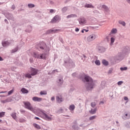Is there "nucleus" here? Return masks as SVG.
I'll list each match as a JSON object with an SVG mask.
<instances>
[{"label": "nucleus", "instance_id": "obj_1", "mask_svg": "<svg viewBox=\"0 0 130 130\" xmlns=\"http://www.w3.org/2000/svg\"><path fill=\"white\" fill-rule=\"evenodd\" d=\"M37 111L41 114V117H42V118H43L46 120H51L52 119V118L51 117L52 115L47 114L44 112V111L38 109Z\"/></svg>", "mask_w": 130, "mask_h": 130}, {"label": "nucleus", "instance_id": "obj_2", "mask_svg": "<svg viewBox=\"0 0 130 130\" xmlns=\"http://www.w3.org/2000/svg\"><path fill=\"white\" fill-rule=\"evenodd\" d=\"M85 80L86 82H89L87 90H91V89H93V87L94 86V83L93 82V80L92 78H91L89 76H86L85 77Z\"/></svg>", "mask_w": 130, "mask_h": 130}, {"label": "nucleus", "instance_id": "obj_3", "mask_svg": "<svg viewBox=\"0 0 130 130\" xmlns=\"http://www.w3.org/2000/svg\"><path fill=\"white\" fill-rule=\"evenodd\" d=\"M23 104L24 105V107L26 109H28V110H30V111H32V112H34V113H35V108H34V107L31 105V103L29 102H23Z\"/></svg>", "mask_w": 130, "mask_h": 130}, {"label": "nucleus", "instance_id": "obj_4", "mask_svg": "<svg viewBox=\"0 0 130 130\" xmlns=\"http://www.w3.org/2000/svg\"><path fill=\"white\" fill-rule=\"evenodd\" d=\"M32 56L35 57V58H40V59H45V58H46V54H42L40 55L38 53L35 52L33 53Z\"/></svg>", "mask_w": 130, "mask_h": 130}, {"label": "nucleus", "instance_id": "obj_5", "mask_svg": "<svg viewBox=\"0 0 130 130\" xmlns=\"http://www.w3.org/2000/svg\"><path fill=\"white\" fill-rule=\"evenodd\" d=\"M60 21V17L58 15H55L53 18L51 20V23L52 24H54L55 23H57Z\"/></svg>", "mask_w": 130, "mask_h": 130}, {"label": "nucleus", "instance_id": "obj_6", "mask_svg": "<svg viewBox=\"0 0 130 130\" xmlns=\"http://www.w3.org/2000/svg\"><path fill=\"white\" fill-rule=\"evenodd\" d=\"M38 69H36L35 68H30V73L31 75L32 76H35L36 75H37L38 73Z\"/></svg>", "mask_w": 130, "mask_h": 130}, {"label": "nucleus", "instance_id": "obj_7", "mask_svg": "<svg viewBox=\"0 0 130 130\" xmlns=\"http://www.w3.org/2000/svg\"><path fill=\"white\" fill-rule=\"evenodd\" d=\"M95 39H96V36L95 35H90L87 37V40L88 42H90V41H93Z\"/></svg>", "mask_w": 130, "mask_h": 130}, {"label": "nucleus", "instance_id": "obj_8", "mask_svg": "<svg viewBox=\"0 0 130 130\" xmlns=\"http://www.w3.org/2000/svg\"><path fill=\"white\" fill-rule=\"evenodd\" d=\"M60 31V29H49L46 31V34H53V33H57Z\"/></svg>", "mask_w": 130, "mask_h": 130}, {"label": "nucleus", "instance_id": "obj_9", "mask_svg": "<svg viewBox=\"0 0 130 130\" xmlns=\"http://www.w3.org/2000/svg\"><path fill=\"white\" fill-rule=\"evenodd\" d=\"M78 21L79 22V24L80 25H84L87 23V21L85 19V18H81L78 19Z\"/></svg>", "mask_w": 130, "mask_h": 130}, {"label": "nucleus", "instance_id": "obj_10", "mask_svg": "<svg viewBox=\"0 0 130 130\" xmlns=\"http://www.w3.org/2000/svg\"><path fill=\"white\" fill-rule=\"evenodd\" d=\"M33 101L37 102H40V101H42V98H39L37 96H34L32 99Z\"/></svg>", "mask_w": 130, "mask_h": 130}, {"label": "nucleus", "instance_id": "obj_11", "mask_svg": "<svg viewBox=\"0 0 130 130\" xmlns=\"http://www.w3.org/2000/svg\"><path fill=\"white\" fill-rule=\"evenodd\" d=\"M56 101L58 102V103H61V102L63 101V99H62L61 95L56 96Z\"/></svg>", "mask_w": 130, "mask_h": 130}, {"label": "nucleus", "instance_id": "obj_12", "mask_svg": "<svg viewBox=\"0 0 130 130\" xmlns=\"http://www.w3.org/2000/svg\"><path fill=\"white\" fill-rule=\"evenodd\" d=\"M11 44V43L9 42V41H3L2 42V45L4 47H7V46H9Z\"/></svg>", "mask_w": 130, "mask_h": 130}, {"label": "nucleus", "instance_id": "obj_13", "mask_svg": "<svg viewBox=\"0 0 130 130\" xmlns=\"http://www.w3.org/2000/svg\"><path fill=\"white\" fill-rule=\"evenodd\" d=\"M21 92H22L23 94H28V93H29V91H28V90H27L25 88H21Z\"/></svg>", "mask_w": 130, "mask_h": 130}, {"label": "nucleus", "instance_id": "obj_14", "mask_svg": "<svg viewBox=\"0 0 130 130\" xmlns=\"http://www.w3.org/2000/svg\"><path fill=\"white\" fill-rule=\"evenodd\" d=\"M96 111H97V108H94V109H91L90 111H89V113L91 114H95L96 113Z\"/></svg>", "mask_w": 130, "mask_h": 130}, {"label": "nucleus", "instance_id": "obj_15", "mask_svg": "<svg viewBox=\"0 0 130 130\" xmlns=\"http://www.w3.org/2000/svg\"><path fill=\"white\" fill-rule=\"evenodd\" d=\"M67 19L70 18H77V15L76 14H70L67 16Z\"/></svg>", "mask_w": 130, "mask_h": 130}, {"label": "nucleus", "instance_id": "obj_16", "mask_svg": "<svg viewBox=\"0 0 130 130\" xmlns=\"http://www.w3.org/2000/svg\"><path fill=\"white\" fill-rule=\"evenodd\" d=\"M33 125L35 127H36V128H37L38 129H41V127L39 125H38L36 123H34Z\"/></svg>", "mask_w": 130, "mask_h": 130}, {"label": "nucleus", "instance_id": "obj_17", "mask_svg": "<svg viewBox=\"0 0 130 130\" xmlns=\"http://www.w3.org/2000/svg\"><path fill=\"white\" fill-rule=\"evenodd\" d=\"M111 33H112V34H116V33H117V29L116 28H113L111 30Z\"/></svg>", "mask_w": 130, "mask_h": 130}, {"label": "nucleus", "instance_id": "obj_18", "mask_svg": "<svg viewBox=\"0 0 130 130\" xmlns=\"http://www.w3.org/2000/svg\"><path fill=\"white\" fill-rule=\"evenodd\" d=\"M102 8L103 9H105V11H106V12H109V8H108V7H107L106 6L103 5Z\"/></svg>", "mask_w": 130, "mask_h": 130}, {"label": "nucleus", "instance_id": "obj_19", "mask_svg": "<svg viewBox=\"0 0 130 130\" xmlns=\"http://www.w3.org/2000/svg\"><path fill=\"white\" fill-rule=\"evenodd\" d=\"M40 95H47V91L46 90L41 91L40 93Z\"/></svg>", "mask_w": 130, "mask_h": 130}, {"label": "nucleus", "instance_id": "obj_20", "mask_svg": "<svg viewBox=\"0 0 130 130\" xmlns=\"http://www.w3.org/2000/svg\"><path fill=\"white\" fill-rule=\"evenodd\" d=\"M128 115L127 114H125V115L122 117L123 119H129L130 116L129 115L128 116Z\"/></svg>", "mask_w": 130, "mask_h": 130}, {"label": "nucleus", "instance_id": "obj_21", "mask_svg": "<svg viewBox=\"0 0 130 130\" xmlns=\"http://www.w3.org/2000/svg\"><path fill=\"white\" fill-rule=\"evenodd\" d=\"M11 116L12 117H13V118L14 119H17V115L16 114V113H13L12 114H11Z\"/></svg>", "mask_w": 130, "mask_h": 130}, {"label": "nucleus", "instance_id": "obj_22", "mask_svg": "<svg viewBox=\"0 0 130 130\" xmlns=\"http://www.w3.org/2000/svg\"><path fill=\"white\" fill-rule=\"evenodd\" d=\"M102 63L104 64V66H108V61H107L106 60H103Z\"/></svg>", "mask_w": 130, "mask_h": 130}, {"label": "nucleus", "instance_id": "obj_23", "mask_svg": "<svg viewBox=\"0 0 130 130\" xmlns=\"http://www.w3.org/2000/svg\"><path fill=\"white\" fill-rule=\"evenodd\" d=\"M25 78H28V79H31L32 78V75L29 73L25 74Z\"/></svg>", "mask_w": 130, "mask_h": 130}, {"label": "nucleus", "instance_id": "obj_24", "mask_svg": "<svg viewBox=\"0 0 130 130\" xmlns=\"http://www.w3.org/2000/svg\"><path fill=\"white\" fill-rule=\"evenodd\" d=\"M85 8H94V6L91 4H86L85 5Z\"/></svg>", "mask_w": 130, "mask_h": 130}, {"label": "nucleus", "instance_id": "obj_25", "mask_svg": "<svg viewBox=\"0 0 130 130\" xmlns=\"http://www.w3.org/2000/svg\"><path fill=\"white\" fill-rule=\"evenodd\" d=\"M75 109V105H72L70 106L69 107V110H74Z\"/></svg>", "mask_w": 130, "mask_h": 130}, {"label": "nucleus", "instance_id": "obj_26", "mask_svg": "<svg viewBox=\"0 0 130 130\" xmlns=\"http://www.w3.org/2000/svg\"><path fill=\"white\" fill-rule=\"evenodd\" d=\"M5 112H2L0 113V118L2 117H4V116H5Z\"/></svg>", "mask_w": 130, "mask_h": 130}, {"label": "nucleus", "instance_id": "obj_27", "mask_svg": "<svg viewBox=\"0 0 130 130\" xmlns=\"http://www.w3.org/2000/svg\"><path fill=\"white\" fill-rule=\"evenodd\" d=\"M26 120L23 118H21L19 119V122L23 123V122H25Z\"/></svg>", "mask_w": 130, "mask_h": 130}, {"label": "nucleus", "instance_id": "obj_28", "mask_svg": "<svg viewBox=\"0 0 130 130\" xmlns=\"http://www.w3.org/2000/svg\"><path fill=\"white\" fill-rule=\"evenodd\" d=\"M68 11V7H64L62 9V12H67Z\"/></svg>", "mask_w": 130, "mask_h": 130}, {"label": "nucleus", "instance_id": "obj_29", "mask_svg": "<svg viewBox=\"0 0 130 130\" xmlns=\"http://www.w3.org/2000/svg\"><path fill=\"white\" fill-rule=\"evenodd\" d=\"M115 41V39L114 38H111V44H113Z\"/></svg>", "mask_w": 130, "mask_h": 130}, {"label": "nucleus", "instance_id": "obj_30", "mask_svg": "<svg viewBox=\"0 0 130 130\" xmlns=\"http://www.w3.org/2000/svg\"><path fill=\"white\" fill-rule=\"evenodd\" d=\"M96 118V116H92L89 117L90 120H93V119H95Z\"/></svg>", "mask_w": 130, "mask_h": 130}, {"label": "nucleus", "instance_id": "obj_31", "mask_svg": "<svg viewBox=\"0 0 130 130\" xmlns=\"http://www.w3.org/2000/svg\"><path fill=\"white\" fill-rule=\"evenodd\" d=\"M28 8H34V7H35V5H34V4H28Z\"/></svg>", "mask_w": 130, "mask_h": 130}, {"label": "nucleus", "instance_id": "obj_32", "mask_svg": "<svg viewBox=\"0 0 130 130\" xmlns=\"http://www.w3.org/2000/svg\"><path fill=\"white\" fill-rule=\"evenodd\" d=\"M14 93V89H12L8 92V95H10Z\"/></svg>", "mask_w": 130, "mask_h": 130}, {"label": "nucleus", "instance_id": "obj_33", "mask_svg": "<svg viewBox=\"0 0 130 130\" xmlns=\"http://www.w3.org/2000/svg\"><path fill=\"white\" fill-rule=\"evenodd\" d=\"M119 24H121V25H122L123 26H125V22H124V21H120L119 22Z\"/></svg>", "mask_w": 130, "mask_h": 130}, {"label": "nucleus", "instance_id": "obj_34", "mask_svg": "<svg viewBox=\"0 0 130 130\" xmlns=\"http://www.w3.org/2000/svg\"><path fill=\"white\" fill-rule=\"evenodd\" d=\"M95 64H96L97 66H100V61H99V60H96V61H95Z\"/></svg>", "mask_w": 130, "mask_h": 130}, {"label": "nucleus", "instance_id": "obj_35", "mask_svg": "<svg viewBox=\"0 0 130 130\" xmlns=\"http://www.w3.org/2000/svg\"><path fill=\"white\" fill-rule=\"evenodd\" d=\"M16 51H18V48H16L14 50H12V53H14V52H16Z\"/></svg>", "mask_w": 130, "mask_h": 130}, {"label": "nucleus", "instance_id": "obj_36", "mask_svg": "<svg viewBox=\"0 0 130 130\" xmlns=\"http://www.w3.org/2000/svg\"><path fill=\"white\" fill-rule=\"evenodd\" d=\"M121 71H126L127 70V67H124L120 68Z\"/></svg>", "mask_w": 130, "mask_h": 130}, {"label": "nucleus", "instance_id": "obj_37", "mask_svg": "<svg viewBox=\"0 0 130 130\" xmlns=\"http://www.w3.org/2000/svg\"><path fill=\"white\" fill-rule=\"evenodd\" d=\"M95 106H96V103H95V102L91 103V107H95Z\"/></svg>", "mask_w": 130, "mask_h": 130}, {"label": "nucleus", "instance_id": "obj_38", "mask_svg": "<svg viewBox=\"0 0 130 130\" xmlns=\"http://www.w3.org/2000/svg\"><path fill=\"white\" fill-rule=\"evenodd\" d=\"M123 83V82H122V81H119V82H118V85L119 86H120V85H121Z\"/></svg>", "mask_w": 130, "mask_h": 130}, {"label": "nucleus", "instance_id": "obj_39", "mask_svg": "<svg viewBox=\"0 0 130 130\" xmlns=\"http://www.w3.org/2000/svg\"><path fill=\"white\" fill-rule=\"evenodd\" d=\"M35 119H37V120H40V118L38 117H35Z\"/></svg>", "mask_w": 130, "mask_h": 130}, {"label": "nucleus", "instance_id": "obj_40", "mask_svg": "<svg viewBox=\"0 0 130 130\" xmlns=\"http://www.w3.org/2000/svg\"><path fill=\"white\" fill-rule=\"evenodd\" d=\"M124 100H125V101L128 100V98L126 96H124Z\"/></svg>", "mask_w": 130, "mask_h": 130}, {"label": "nucleus", "instance_id": "obj_41", "mask_svg": "<svg viewBox=\"0 0 130 130\" xmlns=\"http://www.w3.org/2000/svg\"><path fill=\"white\" fill-rule=\"evenodd\" d=\"M75 31L76 32H79V31H80V29L78 28H76L75 29Z\"/></svg>", "mask_w": 130, "mask_h": 130}, {"label": "nucleus", "instance_id": "obj_42", "mask_svg": "<svg viewBox=\"0 0 130 130\" xmlns=\"http://www.w3.org/2000/svg\"><path fill=\"white\" fill-rule=\"evenodd\" d=\"M39 48H40V49H44V48L43 47H42V46L39 47L38 48V49H39Z\"/></svg>", "mask_w": 130, "mask_h": 130}, {"label": "nucleus", "instance_id": "obj_43", "mask_svg": "<svg viewBox=\"0 0 130 130\" xmlns=\"http://www.w3.org/2000/svg\"><path fill=\"white\" fill-rule=\"evenodd\" d=\"M53 12H54V11L53 9H51L50 11V13H53Z\"/></svg>", "mask_w": 130, "mask_h": 130}, {"label": "nucleus", "instance_id": "obj_44", "mask_svg": "<svg viewBox=\"0 0 130 130\" xmlns=\"http://www.w3.org/2000/svg\"><path fill=\"white\" fill-rule=\"evenodd\" d=\"M54 99H55L54 96H53L51 98L52 101H53L54 100Z\"/></svg>", "mask_w": 130, "mask_h": 130}, {"label": "nucleus", "instance_id": "obj_45", "mask_svg": "<svg viewBox=\"0 0 130 130\" xmlns=\"http://www.w3.org/2000/svg\"><path fill=\"white\" fill-rule=\"evenodd\" d=\"M3 93H7V91H2V92H0V94H2Z\"/></svg>", "mask_w": 130, "mask_h": 130}, {"label": "nucleus", "instance_id": "obj_46", "mask_svg": "<svg viewBox=\"0 0 130 130\" xmlns=\"http://www.w3.org/2000/svg\"><path fill=\"white\" fill-rule=\"evenodd\" d=\"M4 60V59L2 57L0 56V61H3Z\"/></svg>", "mask_w": 130, "mask_h": 130}, {"label": "nucleus", "instance_id": "obj_47", "mask_svg": "<svg viewBox=\"0 0 130 130\" xmlns=\"http://www.w3.org/2000/svg\"><path fill=\"white\" fill-rule=\"evenodd\" d=\"M29 61L30 62H32L33 61V59H30Z\"/></svg>", "mask_w": 130, "mask_h": 130}, {"label": "nucleus", "instance_id": "obj_48", "mask_svg": "<svg viewBox=\"0 0 130 130\" xmlns=\"http://www.w3.org/2000/svg\"><path fill=\"white\" fill-rule=\"evenodd\" d=\"M127 3L130 4V0H127Z\"/></svg>", "mask_w": 130, "mask_h": 130}, {"label": "nucleus", "instance_id": "obj_49", "mask_svg": "<svg viewBox=\"0 0 130 130\" xmlns=\"http://www.w3.org/2000/svg\"><path fill=\"white\" fill-rule=\"evenodd\" d=\"M21 112H26V111L22 110V111H21Z\"/></svg>", "mask_w": 130, "mask_h": 130}, {"label": "nucleus", "instance_id": "obj_50", "mask_svg": "<svg viewBox=\"0 0 130 130\" xmlns=\"http://www.w3.org/2000/svg\"><path fill=\"white\" fill-rule=\"evenodd\" d=\"M59 82H61V79H59Z\"/></svg>", "mask_w": 130, "mask_h": 130}, {"label": "nucleus", "instance_id": "obj_51", "mask_svg": "<svg viewBox=\"0 0 130 130\" xmlns=\"http://www.w3.org/2000/svg\"><path fill=\"white\" fill-rule=\"evenodd\" d=\"M102 103H103V102H101L100 103V104H102Z\"/></svg>", "mask_w": 130, "mask_h": 130}, {"label": "nucleus", "instance_id": "obj_52", "mask_svg": "<svg viewBox=\"0 0 130 130\" xmlns=\"http://www.w3.org/2000/svg\"><path fill=\"white\" fill-rule=\"evenodd\" d=\"M81 32H82V33H84V30H82L81 31Z\"/></svg>", "mask_w": 130, "mask_h": 130}, {"label": "nucleus", "instance_id": "obj_53", "mask_svg": "<svg viewBox=\"0 0 130 130\" xmlns=\"http://www.w3.org/2000/svg\"><path fill=\"white\" fill-rule=\"evenodd\" d=\"M83 57H86V56H85L84 55H83Z\"/></svg>", "mask_w": 130, "mask_h": 130}, {"label": "nucleus", "instance_id": "obj_54", "mask_svg": "<svg viewBox=\"0 0 130 130\" xmlns=\"http://www.w3.org/2000/svg\"><path fill=\"white\" fill-rule=\"evenodd\" d=\"M0 122H2V119H0Z\"/></svg>", "mask_w": 130, "mask_h": 130}, {"label": "nucleus", "instance_id": "obj_55", "mask_svg": "<svg viewBox=\"0 0 130 130\" xmlns=\"http://www.w3.org/2000/svg\"><path fill=\"white\" fill-rule=\"evenodd\" d=\"M0 5H2V3H0Z\"/></svg>", "mask_w": 130, "mask_h": 130}]
</instances>
